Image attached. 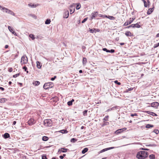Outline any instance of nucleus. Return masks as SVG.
<instances>
[{
    "instance_id": "f257e3e1",
    "label": "nucleus",
    "mask_w": 159,
    "mask_h": 159,
    "mask_svg": "<svg viewBox=\"0 0 159 159\" xmlns=\"http://www.w3.org/2000/svg\"><path fill=\"white\" fill-rule=\"evenodd\" d=\"M148 153L147 152L141 151L138 152L136 155V157L139 159H143L147 157Z\"/></svg>"
},
{
    "instance_id": "f03ea898",
    "label": "nucleus",
    "mask_w": 159,
    "mask_h": 159,
    "mask_svg": "<svg viewBox=\"0 0 159 159\" xmlns=\"http://www.w3.org/2000/svg\"><path fill=\"white\" fill-rule=\"evenodd\" d=\"M54 86L53 83L52 82L45 83L43 86V88L45 89L52 88Z\"/></svg>"
},
{
    "instance_id": "7ed1b4c3",
    "label": "nucleus",
    "mask_w": 159,
    "mask_h": 159,
    "mask_svg": "<svg viewBox=\"0 0 159 159\" xmlns=\"http://www.w3.org/2000/svg\"><path fill=\"white\" fill-rule=\"evenodd\" d=\"M43 124L46 126L50 127L52 125V121L50 119H45L43 121Z\"/></svg>"
},
{
    "instance_id": "20e7f679",
    "label": "nucleus",
    "mask_w": 159,
    "mask_h": 159,
    "mask_svg": "<svg viewBox=\"0 0 159 159\" xmlns=\"http://www.w3.org/2000/svg\"><path fill=\"white\" fill-rule=\"evenodd\" d=\"M27 57L25 56H23L22 57L21 60V62L22 64H26L28 62Z\"/></svg>"
},
{
    "instance_id": "39448f33",
    "label": "nucleus",
    "mask_w": 159,
    "mask_h": 159,
    "mask_svg": "<svg viewBox=\"0 0 159 159\" xmlns=\"http://www.w3.org/2000/svg\"><path fill=\"white\" fill-rule=\"evenodd\" d=\"M36 121L33 118H30L28 121L27 123L30 126L32 125L35 123Z\"/></svg>"
},
{
    "instance_id": "423d86ee",
    "label": "nucleus",
    "mask_w": 159,
    "mask_h": 159,
    "mask_svg": "<svg viewBox=\"0 0 159 159\" xmlns=\"http://www.w3.org/2000/svg\"><path fill=\"white\" fill-rule=\"evenodd\" d=\"M135 19V18H132V20H131V18H130V20L129 21L128 20H126L123 25V26H125L131 24L133 22V20H134Z\"/></svg>"
},
{
    "instance_id": "0eeeda50",
    "label": "nucleus",
    "mask_w": 159,
    "mask_h": 159,
    "mask_svg": "<svg viewBox=\"0 0 159 159\" xmlns=\"http://www.w3.org/2000/svg\"><path fill=\"white\" fill-rule=\"evenodd\" d=\"M159 106V103L157 102H152L151 104V107L157 108Z\"/></svg>"
},
{
    "instance_id": "6e6552de",
    "label": "nucleus",
    "mask_w": 159,
    "mask_h": 159,
    "mask_svg": "<svg viewBox=\"0 0 159 159\" xmlns=\"http://www.w3.org/2000/svg\"><path fill=\"white\" fill-rule=\"evenodd\" d=\"M119 107L118 106H116L110 108H109V109H108L106 111V112H108L109 111H114L116 109H118V108Z\"/></svg>"
},
{
    "instance_id": "1a4fd4ad",
    "label": "nucleus",
    "mask_w": 159,
    "mask_h": 159,
    "mask_svg": "<svg viewBox=\"0 0 159 159\" xmlns=\"http://www.w3.org/2000/svg\"><path fill=\"white\" fill-rule=\"evenodd\" d=\"M68 150V149L66 148H61L59 149L58 151V153H61V152H67Z\"/></svg>"
},
{
    "instance_id": "9d476101",
    "label": "nucleus",
    "mask_w": 159,
    "mask_h": 159,
    "mask_svg": "<svg viewBox=\"0 0 159 159\" xmlns=\"http://www.w3.org/2000/svg\"><path fill=\"white\" fill-rule=\"evenodd\" d=\"M6 13H7L8 14L12 15L13 16H15V14L11 10L9 9H6Z\"/></svg>"
},
{
    "instance_id": "9b49d317",
    "label": "nucleus",
    "mask_w": 159,
    "mask_h": 159,
    "mask_svg": "<svg viewBox=\"0 0 159 159\" xmlns=\"http://www.w3.org/2000/svg\"><path fill=\"white\" fill-rule=\"evenodd\" d=\"M69 15V12L68 11H66L63 14V17L64 18H67Z\"/></svg>"
},
{
    "instance_id": "f8f14e48",
    "label": "nucleus",
    "mask_w": 159,
    "mask_h": 159,
    "mask_svg": "<svg viewBox=\"0 0 159 159\" xmlns=\"http://www.w3.org/2000/svg\"><path fill=\"white\" fill-rule=\"evenodd\" d=\"M102 50L103 51H106L107 52H110V53H114L115 52V50L113 49H111L110 50H108L106 48H104L102 49Z\"/></svg>"
},
{
    "instance_id": "ddd939ff",
    "label": "nucleus",
    "mask_w": 159,
    "mask_h": 159,
    "mask_svg": "<svg viewBox=\"0 0 159 159\" xmlns=\"http://www.w3.org/2000/svg\"><path fill=\"white\" fill-rule=\"evenodd\" d=\"M145 112L146 113H148V114H149L150 115H151L152 116H157V115L156 113H155L153 112H151V111H145Z\"/></svg>"
},
{
    "instance_id": "4468645a",
    "label": "nucleus",
    "mask_w": 159,
    "mask_h": 159,
    "mask_svg": "<svg viewBox=\"0 0 159 159\" xmlns=\"http://www.w3.org/2000/svg\"><path fill=\"white\" fill-rule=\"evenodd\" d=\"M2 136L5 139L8 138L10 137V134L7 133H6L2 135Z\"/></svg>"
},
{
    "instance_id": "2eb2a0df",
    "label": "nucleus",
    "mask_w": 159,
    "mask_h": 159,
    "mask_svg": "<svg viewBox=\"0 0 159 159\" xmlns=\"http://www.w3.org/2000/svg\"><path fill=\"white\" fill-rule=\"evenodd\" d=\"M114 148V147H110V148H106L104 149H102V150H101L100 151V152L102 153V152H105L106 151L108 150H109L113 149Z\"/></svg>"
},
{
    "instance_id": "dca6fc26",
    "label": "nucleus",
    "mask_w": 159,
    "mask_h": 159,
    "mask_svg": "<svg viewBox=\"0 0 159 159\" xmlns=\"http://www.w3.org/2000/svg\"><path fill=\"white\" fill-rule=\"evenodd\" d=\"M98 11H94V12H93L92 13V16L91 17V19H93L96 16H97L98 14Z\"/></svg>"
},
{
    "instance_id": "f3484780",
    "label": "nucleus",
    "mask_w": 159,
    "mask_h": 159,
    "mask_svg": "<svg viewBox=\"0 0 159 159\" xmlns=\"http://www.w3.org/2000/svg\"><path fill=\"white\" fill-rule=\"evenodd\" d=\"M42 65L41 64V63L39 61L36 62V66L38 69H40L42 67Z\"/></svg>"
},
{
    "instance_id": "a211bd4d",
    "label": "nucleus",
    "mask_w": 159,
    "mask_h": 159,
    "mask_svg": "<svg viewBox=\"0 0 159 159\" xmlns=\"http://www.w3.org/2000/svg\"><path fill=\"white\" fill-rule=\"evenodd\" d=\"M38 138L42 139H48V138L46 136H42V134L39 136Z\"/></svg>"
},
{
    "instance_id": "6ab92c4d",
    "label": "nucleus",
    "mask_w": 159,
    "mask_h": 159,
    "mask_svg": "<svg viewBox=\"0 0 159 159\" xmlns=\"http://www.w3.org/2000/svg\"><path fill=\"white\" fill-rule=\"evenodd\" d=\"M154 9L153 8H149L147 11V14L148 15L150 14L153 11Z\"/></svg>"
},
{
    "instance_id": "aec40b11",
    "label": "nucleus",
    "mask_w": 159,
    "mask_h": 159,
    "mask_svg": "<svg viewBox=\"0 0 159 159\" xmlns=\"http://www.w3.org/2000/svg\"><path fill=\"white\" fill-rule=\"evenodd\" d=\"M28 5L29 7L32 8L35 7L37 6V5H36V4H33L31 3H30L28 4Z\"/></svg>"
},
{
    "instance_id": "412c9836",
    "label": "nucleus",
    "mask_w": 159,
    "mask_h": 159,
    "mask_svg": "<svg viewBox=\"0 0 159 159\" xmlns=\"http://www.w3.org/2000/svg\"><path fill=\"white\" fill-rule=\"evenodd\" d=\"M74 99H72L71 101H68L67 102V105L69 106H70L72 105L73 104V102L74 101Z\"/></svg>"
},
{
    "instance_id": "4be33fe9",
    "label": "nucleus",
    "mask_w": 159,
    "mask_h": 159,
    "mask_svg": "<svg viewBox=\"0 0 159 159\" xmlns=\"http://www.w3.org/2000/svg\"><path fill=\"white\" fill-rule=\"evenodd\" d=\"M125 35L127 36H132V34L129 31H127L125 33Z\"/></svg>"
},
{
    "instance_id": "5701e85b",
    "label": "nucleus",
    "mask_w": 159,
    "mask_h": 159,
    "mask_svg": "<svg viewBox=\"0 0 159 159\" xmlns=\"http://www.w3.org/2000/svg\"><path fill=\"white\" fill-rule=\"evenodd\" d=\"M40 84V82L38 81H34L33 82V84L35 86H38Z\"/></svg>"
},
{
    "instance_id": "b1692460",
    "label": "nucleus",
    "mask_w": 159,
    "mask_h": 159,
    "mask_svg": "<svg viewBox=\"0 0 159 159\" xmlns=\"http://www.w3.org/2000/svg\"><path fill=\"white\" fill-rule=\"evenodd\" d=\"M7 100L5 98H1L0 99V102L1 103H4Z\"/></svg>"
},
{
    "instance_id": "393cba45",
    "label": "nucleus",
    "mask_w": 159,
    "mask_h": 159,
    "mask_svg": "<svg viewBox=\"0 0 159 159\" xmlns=\"http://www.w3.org/2000/svg\"><path fill=\"white\" fill-rule=\"evenodd\" d=\"M109 124V122L104 121L102 125V126L103 127L105 125H108Z\"/></svg>"
},
{
    "instance_id": "a878e982",
    "label": "nucleus",
    "mask_w": 159,
    "mask_h": 159,
    "mask_svg": "<svg viewBox=\"0 0 159 159\" xmlns=\"http://www.w3.org/2000/svg\"><path fill=\"white\" fill-rule=\"evenodd\" d=\"M133 24V26L134 28H139L140 27V25L138 23H137L135 24Z\"/></svg>"
},
{
    "instance_id": "bb28decb",
    "label": "nucleus",
    "mask_w": 159,
    "mask_h": 159,
    "mask_svg": "<svg viewBox=\"0 0 159 159\" xmlns=\"http://www.w3.org/2000/svg\"><path fill=\"white\" fill-rule=\"evenodd\" d=\"M106 18L109 19L111 20H114L115 19V17L112 16H107Z\"/></svg>"
},
{
    "instance_id": "cd10ccee",
    "label": "nucleus",
    "mask_w": 159,
    "mask_h": 159,
    "mask_svg": "<svg viewBox=\"0 0 159 159\" xmlns=\"http://www.w3.org/2000/svg\"><path fill=\"white\" fill-rule=\"evenodd\" d=\"M154 125L150 124H147L146 126V128H150L151 127H153Z\"/></svg>"
},
{
    "instance_id": "c85d7f7f",
    "label": "nucleus",
    "mask_w": 159,
    "mask_h": 159,
    "mask_svg": "<svg viewBox=\"0 0 159 159\" xmlns=\"http://www.w3.org/2000/svg\"><path fill=\"white\" fill-rule=\"evenodd\" d=\"M59 132L61 133L62 134H65L67 133V131L66 129H64L61 130L59 131Z\"/></svg>"
},
{
    "instance_id": "c756f323",
    "label": "nucleus",
    "mask_w": 159,
    "mask_h": 159,
    "mask_svg": "<svg viewBox=\"0 0 159 159\" xmlns=\"http://www.w3.org/2000/svg\"><path fill=\"white\" fill-rule=\"evenodd\" d=\"M88 149L87 148H85L83 150H82V153L83 154H84L85 153H86V152H87L88 151Z\"/></svg>"
},
{
    "instance_id": "7c9ffc66",
    "label": "nucleus",
    "mask_w": 159,
    "mask_h": 159,
    "mask_svg": "<svg viewBox=\"0 0 159 159\" xmlns=\"http://www.w3.org/2000/svg\"><path fill=\"white\" fill-rule=\"evenodd\" d=\"M51 20L49 19H47L45 21V24L47 25H48L50 24Z\"/></svg>"
},
{
    "instance_id": "2f4dec72",
    "label": "nucleus",
    "mask_w": 159,
    "mask_h": 159,
    "mask_svg": "<svg viewBox=\"0 0 159 159\" xmlns=\"http://www.w3.org/2000/svg\"><path fill=\"white\" fill-rule=\"evenodd\" d=\"M87 62V59L85 57H83V64H85Z\"/></svg>"
},
{
    "instance_id": "473e14b6",
    "label": "nucleus",
    "mask_w": 159,
    "mask_h": 159,
    "mask_svg": "<svg viewBox=\"0 0 159 159\" xmlns=\"http://www.w3.org/2000/svg\"><path fill=\"white\" fill-rule=\"evenodd\" d=\"M53 101L55 102H57L58 101V98L57 97H53Z\"/></svg>"
},
{
    "instance_id": "72a5a7b5",
    "label": "nucleus",
    "mask_w": 159,
    "mask_h": 159,
    "mask_svg": "<svg viewBox=\"0 0 159 159\" xmlns=\"http://www.w3.org/2000/svg\"><path fill=\"white\" fill-rule=\"evenodd\" d=\"M8 28L9 30L12 33L13 31H14L13 29L10 26H8Z\"/></svg>"
},
{
    "instance_id": "f704fd0d",
    "label": "nucleus",
    "mask_w": 159,
    "mask_h": 159,
    "mask_svg": "<svg viewBox=\"0 0 159 159\" xmlns=\"http://www.w3.org/2000/svg\"><path fill=\"white\" fill-rule=\"evenodd\" d=\"M109 116H105V117L103 118V120L104 121H107L108 120Z\"/></svg>"
},
{
    "instance_id": "c9c22d12",
    "label": "nucleus",
    "mask_w": 159,
    "mask_h": 159,
    "mask_svg": "<svg viewBox=\"0 0 159 159\" xmlns=\"http://www.w3.org/2000/svg\"><path fill=\"white\" fill-rule=\"evenodd\" d=\"M87 112L88 110H85L83 112V115L85 116H87Z\"/></svg>"
},
{
    "instance_id": "e433bc0d",
    "label": "nucleus",
    "mask_w": 159,
    "mask_h": 159,
    "mask_svg": "<svg viewBox=\"0 0 159 159\" xmlns=\"http://www.w3.org/2000/svg\"><path fill=\"white\" fill-rule=\"evenodd\" d=\"M29 37L30 38H31L32 40H34L35 39L34 35L32 34H30Z\"/></svg>"
},
{
    "instance_id": "4c0bfd02",
    "label": "nucleus",
    "mask_w": 159,
    "mask_h": 159,
    "mask_svg": "<svg viewBox=\"0 0 159 159\" xmlns=\"http://www.w3.org/2000/svg\"><path fill=\"white\" fill-rule=\"evenodd\" d=\"M81 7L80 4L79 3H78L77 4L76 7V9L77 10L79 9Z\"/></svg>"
},
{
    "instance_id": "58836bf2",
    "label": "nucleus",
    "mask_w": 159,
    "mask_h": 159,
    "mask_svg": "<svg viewBox=\"0 0 159 159\" xmlns=\"http://www.w3.org/2000/svg\"><path fill=\"white\" fill-rule=\"evenodd\" d=\"M149 158L150 159H154L155 158V155L153 154H151L149 156Z\"/></svg>"
},
{
    "instance_id": "ea45409f",
    "label": "nucleus",
    "mask_w": 159,
    "mask_h": 159,
    "mask_svg": "<svg viewBox=\"0 0 159 159\" xmlns=\"http://www.w3.org/2000/svg\"><path fill=\"white\" fill-rule=\"evenodd\" d=\"M159 131L158 129H155L153 130L152 133H155L156 134H158L159 133Z\"/></svg>"
},
{
    "instance_id": "a19ab883",
    "label": "nucleus",
    "mask_w": 159,
    "mask_h": 159,
    "mask_svg": "<svg viewBox=\"0 0 159 159\" xmlns=\"http://www.w3.org/2000/svg\"><path fill=\"white\" fill-rule=\"evenodd\" d=\"M120 131H121V133L122 132L124 131L127 129V128L126 127H124L123 128L120 129Z\"/></svg>"
},
{
    "instance_id": "79ce46f5",
    "label": "nucleus",
    "mask_w": 159,
    "mask_h": 159,
    "mask_svg": "<svg viewBox=\"0 0 159 159\" xmlns=\"http://www.w3.org/2000/svg\"><path fill=\"white\" fill-rule=\"evenodd\" d=\"M142 0L144 3V7H147L148 5H147V2H146V1H145V0Z\"/></svg>"
},
{
    "instance_id": "37998d69",
    "label": "nucleus",
    "mask_w": 159,
    "mask_h": 159,
    "mask_svg": "<svg viewBox=\"0 0 159 159\" xmlns=\"http://www.w3.org/2000/svg\"><path fill=\"white\" fill-rule=\"evenodd\" d=\"M121 133V131H120V129H117L115 131V133L117 134H118Z\"/></svg>"
},
{
    "instance_id": "c03bdc74",
    "label": "nucleus",
    "mask_w": 159,
    "mask_h": 159,
    "mask_svg": "<svg viewBox=\"0 0 159 159\" xmlns=\"http://www.w3.org/2000/svg\"><path fill=\"white\" fill-rule=\"evenodd\" d=\"M20 73H19L18 74H16L14 75H13V76L14 78H16L17 77V76H18L19 75H20Z\"/></svg>"
},
{
    "instance_id": "a18cd8bd",
    "label": "nucleus",
    "mask_w": 159,
    "mask_h": 159,
    "mask_svg": "<svg viewBox=\"0 0 159 159\" xmlns=\"http://www.w3.org/2000/svg\"><path fill=\"white\" fill-rule=\"evenodd\" d=\"M99 16H100L101 17H103V18H105V17L106 18V17H107V15H102V14H99Z\"/></svg>"
},
{
    "instance_id": "49530a36",
    "label": "nucleus",
    "mask_w": 159,
    "mask_h": 159,
    "mask_svg": "<svg viewBox=\"0 0 159 159\" xmlns=\"http://www.w3.org/2000/svg\"><path fill=\"white\" fill-rule=\"evenodd\" d=\"M6 9H8V8H5V7H2V8L1 9V10L4 12H6V11H7L6 10Z\"/></svg>"
},
{
    "instance_id": "de8ad7c7",
    "label": "nucleus",
    "mask_w": 159,
    "mask_h": 159,
    "mask_svg": "<svg viewBox=\"0 0 159 159\" xmlns=\"http://www.w3.org/2000/svg\"><path fill=\"white\" fill-rule=\"evenodd\" d=\"M114 82L116 84H117L118 85H120L121 84L117 80H115Z\"/></svg>"
},
{
    "instance_id": "09e8293b",
    "label": "nucleus",
    "mask_w": 159,
    "mask_h": 159,
    "mask_svg": "<svg viewBox=\"0 0 159 159\" xmlns=\"http://www.w3.org/2000/svg\"><path fill=\"white\" fill-rule=\"evenodd\" d=\"M133 24H131V25H129V26H128L126 27L125 28L126 29H129L130 27H132L133 28H134V26H133Z\"/></svg>"
},
{
    "instance_id": "8fccbe9b",
    "label": "nucleus",
    "mask_w": 159,
    "mask_h": 159,
    "mask_svg": "<svg viewBox=\"0 0 159 159\" xmlns=\"http://www.w3.org/2000/svg\"><path fill=\"white\" fill-rule=\"evenodd\" d=\"M95 30V29H89V31L90 33H93L94 32V30Z\"/></svg>"
},
{
    "instance_id": "3c124183",
    "label": "nucleus",
    "mask_w": 159,
    "mask_h": 159,
    "mask_svg": "<svg viewBox=\"0 0 159 159\" xmlns=\"http://www.w3.org/2000/svg\"><path fill=\"white\" fill-rule=\"evenodd\" d=\"M88 19V17H86L82 21V23H84Z\"/></svg>"
},
{
    "instance_id": "603ef678",
    "label": "nucleus",
    "mask_w": 159,
    "mask_h": 159,
    "mask_svg": "<svg viewBox=\"0 0 159 159\" xmlns=\"http://www.w3.org/2000/svg\"><path fill=\"white\" fill-rule=\"evenodd\" d=\"M159 46V43H157L156 44H155L154 45V48H156L157 47H158Z\"/></svg>"
},
{
    "instance_id": "864d4df0",
    "label": "nucleus",
    "mask_w": 159,
    "mask_h": 159,
    "mask_svg": "<svg viewBox=\"0 0 159 159\" xmlns=\"http://www.w3.org/2000/svg\"><path fill=\"white\" fill-rule=\"evenodd\" d=\"M42 159H47L46 155H42Z\"/></svg>"
},
{
    "instance_id": "5fc2aeb1",
    "label": "nucleus",
    "mask_w": 159,
    "mask_h": 159,
    "mask_svg": "<svg viewBox=\"0 0 159 159\" xmlns=\"http://www.w3.org/2000/svg\"><path fill=\"white\" fill-rule=\"evenodd\" d=\"M137 116V115L136 113H134V114H131L130 115V116L132 117H134V116Z\"/></svg>"
},
{
    "instance_id": "6e6d98bb",
    "label": "nucleus",
    "mask_w": 159,
    "mask_h": 159,
    "mask_svg": "<svg viewBox=\"0 0 159 159\" xmlns=\"http://www.w3.org/2000/svg\"><path fill=\"white\" fill-rule=\"evenodd\" d=\"M147 146H156V145L153 144H150L148 145H147Z\"/></svg>"
},
{
    "instance_id": "4d7b16f0",
    "label": "nucleus",
    "mask_w": 159,
    "mask_h": 159,
    "mask_svg": "<svg viewBox=\"0 0 159 159\" xmlns=\"http://www.w3.org/2000/svg\"><path fill=\"white\" fill-rule=\"evenodd\" d=\"M57 78V76H54L53 77H52L51 79V80L52 81L54 80L55 79Z\"/></svg>"
},
{
    "instance_id": "13d9d810",
    "label": "nucleus",
    "mask_w": 159,
    "mask_h": 159,
    "mask_svg": "<svg viewBox=\"0 0 159 159\" xmlns=\"http://www.w3.org/2000/svg\"><path fill=\"white\" fill-rule=\"evenodd\" d=\"M74 11H75L74 9L72 10L71 9H70V14H72L74 12Z\"/></svg>"
},
{
    "instance_id": "bf43d9fd",
    "label": "nucleus",
    "mask_w": 159,
    "mask_h": 159,
    "mask_svg": "<svg viewBox=\"0 0 159 159\" xmlns=\"http://www.w3.org/2000/svg\"><path fill=\"white\" fill-rule=\"evenodd\" d=\"M23 69H24L25 70V71H26V70L27 69V67L26 66H25L23 67Z\"/></svg>"
},
{
    "instance_id": "052dcab7",
    "label": "nucleus",
    "mask_w": 159,
    "mask_h": 159,
    "mask_svg": "<svg viewBox=\"0 0 159 159\" xmlns=\"http://www.w3.org/2000/svg\"><path fill=\"white\" fill-rule=\"evenodd\" d=\"M77 140H70V142L71 143H74Z\"/></svg>"
},
{
    "instance_id": "680f3d73",
    "label": "nucleus",
    "mask_w": 159,
    "mask_h": 159,
    "mask_svg": "<svg viewBox=\"0 0 159 159\" xmlns=\"http://www.w3.org/2000/svg\"><path fill=\"white\" fill-rule=\"evenodd\" d=\"M13 34H14L15 36H17V34L14 31H13V32L12 33Z\"/></svg>"
},
{
    "instance_id": "e2e57ef3",
    "label": "nucleus",
    "mask_w": 159,
    "mask_h": 159,
    "mask_svg": "<svg viewBox=\"0 0 159 159\" xmlns=\"http://www.w3.org/2000/svg\"><path fill=\"white\" fill-rule=\"evenodd\" d=\"M13 71V69L12 68H9V71L10 72H11Z\"/></svg>"
},
{
    "instance_id": "0e129e2a",
    "label": "nucleus",
    "mask_w": 159,
    "mask_h": 159,
    "mask_svg": "<svg viewBox=\"0 0 159 159\" xmlns=\"http://www.w3.org/2000/svg\"><path fill=\"white\" fill-rule=\"evenodd\" d=\"M0 89L2 91H4V89L2 87H0Z\"/></svg>"
},
{
    "instance_id": "69168bd1",
    "label": "nucleus",
    "mask_w": 159,
    "mask_h": 159,
    "mask_svg": "<svg viewBox=\"0 0 159 159\" xmlns=\"http://www.w3.org/2000/svg\"><path fill=\"white\" fill-rule=\"evenodd\" d=\"M31 16H33V17L35 19H36V16L34 15H32Z\"/></svg>"
},
{
    "instance_id": "338daca9",
    "label": "nucleus",
    "mask_w": 159,
    "mask_h": 159,
    "mask_svg": "<svg viewBox=\"0 0 159 159\" xmlns=\"http://www.w3.org/2000/svg\"><path fill=\"white\" fill-rule=\"evenodd\" d=\"M16 121H14L13 122L12 125H15L16 124Z\"/></svg>"
},
{
    "instance_id": "774afa93",
    "label": "nucleus",
    "mask_w": 159,
    "mask_h": 159,
    "mask_svg": "<svg viewBox=\"0 0 159 159\" xmlns=\"http://www.w3.org/2000/svg\"><path fill=\"white\" fill-rule=\"evenodd\" d=\"M156 38L159 37V33H158L156 35Z\"/></svg>"
}]
</instances>
